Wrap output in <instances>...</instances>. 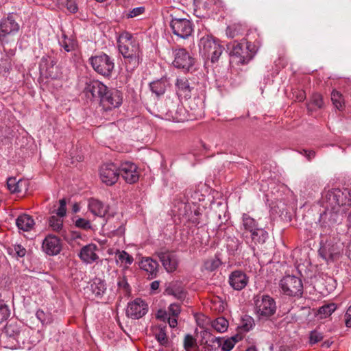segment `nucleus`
Segmentation results:
<instances>
[{
	"label": "nucleus",
	"mask_w": 351,
	"mask_h": 351,
	"mask_svg": "<svg viewBox=\"0 0 351 351\" xmlns=\"http://www.w3.org/2000/svg\"><path fill=\"white\" fill-rule=\"evenodd\" d=\"M158 257L167 272L174 271L178 267V258L176 255L171 252H160Z\"/></svg>",
	"instance_id": "20"
},
{
	"label": "nucleus",
	"mask_w": 351,
	"mask_h": 351,
	"mask_svg": "<svg viewBox=\"0 0 351 351\" xmlns=\"http://www.w3.org/2000/svg\"><path fill=\"white\" fill-rule=\"evenodd\" d=\"M346 325L347 327H351V306L348 307L345 315Z\"/></svg>",
	"instance_id": "58"
},
{
	"label": "nucleus",
	"mask_w": 351,
	"mask_h": 351,
	"mask_svg": "<svg viewBox=\"0 0 351 351\" xmlns=\"http://www.w3.org/2000/svg\"><path fill=\"white\" fill-rule=\"evenodd\" d=\"M20 332V328L16 322H10L5 326L6 335L14 339L18 340Z\"/></svg>",
	"instance_id": "32"
},
{
	"label": "nucleus",
	"mask_w": 351,
	"mask_h": 351,
	"mask_svg": "<svg viewBox=\"0 0 351 351\" xmlns=\"http://www.w3.org/2000/svg\"><path fill=\"white\" fill-rule=\"evenodd\" d=\"M16 224L19 230L29 231L33 228L35 222L30 215L23 214L17 217Z\"/></svg>",
	"instance_id": "26"
},
{
	"label": "nucleus",
	"mask_w": 351,
	"mask_h": 351,
	"mask_svg": "<svg viewBox=\"0 0 351 351\" xmlns=\"http://www.w3.org/2000/svg\"><path fill=\"white\" fill-rule=\"evenodd\" d=\"M235 342H236V338L234 337H232L231 339L225 340L222 345V350L223 351L231 350L234 348Z\"/></svg>",
	"instance_id": "51"
},
{
	"label": "nucleus",
	"mask_w": 351,
	"mask_h": 351,
	"mask_svg": "<svg viewBox=\"0 0 351 351\" xmlns=\"http://www.w3.org/2000/svg\"><path fill=\"white\" fill-rule=\"evenodd\" d=\"M10 315V310L8 305L0 302V323L7 320Z\"/></svg>",
	"instance_id": "44"
},
{
	"label": "nucleus",
	"mask_w": 351,
	"mask_h": 351,
	"mask_svg": "<svg viewBox=\"0 0 351 351\" xmlns=\"http://www.w3.org/2000/svg\"><path fill=\"white\" fill-rule=\"evenodd\" d=\"M144 12H145L144 7H143V6L136 7V8H133L132 10H130L129 12V13L128 14V18H134V17H136V16H138L142 14L143 13H144Z\"/></svg>",
	"instance_id": "52"
},
{
	"label": "nucleus",
	"mask_w": 351,
	"mask_h": 351,
	"mask_svg": "<svg viewBox=\"0 0 351 351\" xmlns=\"http://www.w3.org/2000/svg\"><path fill=\"white\" fill-rule=\"evenodd\" d=\"M178 317H173V316H169L167 319V321L169 324V326L172 328H174L177 326L178 325Z\"/></svg>",
	"instance_id": "57"
},
{
	"label": "nucleus",
	"mask_w": 351,
	"mask_h": 351,
	"mask_svg": "<svg viewBox=\"0 0 351 351\" xmlns=\"http://www.w3.org/2000/svg\"><path fill=\"white\" fill-rule=\"evenodd\" d=\"M351 205V192L347 189H332L323 196V206L325 211L322 217L328 218L330 223L339 221L341 206Z\"/></svg>",
	"instance_id": "1"
},
{
	"label": "nucleus",
	"mask_w": 351,
	"mask_h": 351,
	"mask_svg": "<svg viewBox=\"0 0 351 351\" xmlns=\"http://www.w3.org/2000/svg\"><path fill=\"white\" fill-rule=\"evenodd\" d=\"M242 226L245 231L250 233L259 228L258 222L246 213L243 214Z\"/></svg>",
	"instance_id": "30"
},
{
	"label": "nucleus",
	"mask_w": 351,
	"mask_h": 351,
	"mask_svg": "<svg viewBox=\"0 0 351 351\" xmlns=\"http://www.w3.org/2000/svg\"><path fill=\"white\" fill-rule=\"evenodd\" d=\"M228 281L230 285L234 290L240 291L247 285L248 278L243 271L236 270L230 274Z\"/></svg>",
	"instance_id": "19"
},
{
	"label": "nucleus",
	"mask_w": 351,
	"mask_h": 351,
	"mask_svg": "<svg viewBox=\"0 0 351 351\" xmlns=\"http://www.w3.org/2000/svg\"><path fill=\"white\" fill-rule=\"evenodd\" d=\"M212 328L218 332H224L228 328V322L223 317L211 322Z\"/></svg>",
	"instance_id": "33"
},
{
	"label": "nucleus",
	"mask_w": 351,
	"mask_h": 351,
	"mask_svg": "<svg viewBox=\"0 0 351 351\" xmlns=\"http://www.w3.org/2000/svg\"><path fill=\"white\" fill-rule=\"evenodd\" d=\"M254 313L259 320L265 321L276 311L275 300L268 295H256L253 298Z\"/></svg>",
	"instance_id": "5"
},
{
	"label": "nucleus",
	"mask_w": 351,
	"mask_h": 351,
	"mask_svg": "<svg viewBox=\"0 0 351 351\" xmlns=\"http://www.w3.org/2000/svg\"><path fill=\"white\" fill-rule=\"evenodd\" d=\"M319 255L326 261H329L332 259V254L330 252H327L326 247L325 246L322 247L319 250Z\"/></svg>",
	"instance_id": "54"
},
{
	"label": "nucleus",
	"mask_w": 351,
	"mask_h": 351,
	"mask_svg": "<svg viewBox=\"0 0 351 351\" xmlns=\"http://www.w3.org/2000/svg\"><path fill=\"white\" fill-rule=\"evenodd\" d=\"M97 247L95 244H88L84 246L80 252V258L86 263H93L99 256L97 254Z\"/></svg>",
	"instance_id": "21"
},
{
	"label": "nucleus",
	"mask_w": 351,
	"mask_h": 351,
	"mask_svg": "<svg viewBox=\"0 0 351 351\" xmlns=\"http://www.w3.org/2000/svg\"><path fill=\"white\" fill-rule=\"evenodd\" d=\"M86 93H90L93 98L99 99L106 110L119 107L123 102V95L117 89H109L99 80H92L86 84Z\"/></svg>",
	"instance_id": "2"
},
{
	"label": "nucleus",
	"mask_w": 351,
	"mask_h": 351,
	"mask_svg": "<svg viewBox=\"0 0 351 351\" xmlns=\"http://www.w3.org/2000/svg\"><path fill=\"white\" fill-rule=\"evenodd\" d=\"M66 6L71 13H75L77 10V5L74 0H66Z\"/></svg>",
	"instance_id": "55"
},
{
	"label": "nucleus",
	"mask_w": 351,
	"mask_h": 351,
	"mask_svg": "<svg viewBox=\"0 0 351 351\" xmlns=\"http://www.w3.org/2000/svg\"><path fill=\"white\" fill-rule=\"evenodd\" d=\"M63 217L52 215L49 219V225L53 231L59 232L63 227Z\"/></svg>",
	"instance_id": "35"
},
{
	"label": "nucleus",
	"mask_w": 351,
	"mask_h": 351,
	"mask_svg": "<svg viewBox=\"0 0 351 351\" xmlns=\"http://www.w3.org/2000/svg\"><path fill=\"white\" fill-rule=\"evenodd\" d=\"M7 187L12 193H20L23 189H27V181L23 179L16 180V178L11 177L7 180Z\"/></svg>",
	"instance_id": "27"
},
{
	"label": "nucleus",
	"mask_w": 351,
	"mask_h": 351,
	"mask_svg": "<svg viewBox=\"0 0 351 351\" xmlns=\"http://www.w3.org/2000/svg\"><path fill=\"white\" fill-rule=\"evenodd\" d=\"M181 312V308L179 304H171L167 310L168 315L173 317H179Z\"/></svg>",
	"instance_id": "45"
},
{
	"label": "nucleus",
	"mask_w": 351,
	"mask_h": 351,
	"mask_svg": "<svg viewBox=\"0 0 351 351\" xmlns=\"http://www.w3.org/2000/svg\"><path fill=\"white\" fill-rule=\"evenodd\" d=\"M311 104L317 108H321L324 104L322 96L318 93L313 94Z\"/></svg>",
	"instance_id": "48"
},
{
	"label": "nucleus",
	"mask_w": 351,
	"mask_h": 351,
	"mask_svg": "<svg viewBox=\"0 0 351 351\" xmlns=\"http://www.w3.org/2000/svg\"><path fill=\"white\" fill-rule=\"evenodd\" d=\"M347 254L349 259L351 261V242L349 243L348 246Z\"/></svg>",
	"instance_id": "62"
},
{
	"label": "nucleus",
	"mask_w": 351,
	"mask_h": 351,
	"mask_svg": "<svg viewBox=\"0 0 351 351\" xmlns=\"http://www.w3.org/2000/svg\"><path fill=\"white\" fill-rule=\"evenodd\" d=\"M56 62L49 57L43 56L40 63V68L41 70L45 69L47 75L51 78L58 77L56 73L57 67L55 66Z\"/></svg>",
	"instance_id": "25"
},
{
	"label": "nucleus",
	"mask_w": 351,
	"mask_h": 351,
	"mask_svg": "<svg viewBox=\"0 0 351 351\" xmlns=\"http://www.w3.org/2000/svg\"><path fill=\"white\" fill-rule=\"evenodd\" d=\"M173 56V64L176 68L189 70L194 64V58L184 48L175 49Z\"/></svg>",
	"instance_id": "14"
},
{
	"label": "nucleus",
	"mask_w": 351,
	"mask_h": 351,
	"mask_svg": "<svg viewBox=\"0 0 351 351\" xmlns=\"http://www.w3.org/2000/svg\"><path fill=\"white\" fill-rule=\"evenodd\" d=\"M119 176L127 183L133 184L139 179L140 173L136 164L130 161L123 162L119 167Z\"/></svg>",
	"instance_id": "11"
},
{
	"label": "nucleus",
	"mask_w": 351,
	"mask_h": 351,
	"mask_svg": "<svg viewBox=\"0 0 351 351\" xmlns=\"http://www.w3.org/2000/svg\"><path fill=\"white\" fill-rule=\"evenodd\" d=\"M19 30V25L9 15L0 22V42L2 45L8 43L7 36L14 35Z\"/></svg>",
	"instance_id": "12"
},
{
	"label": "nucleus",
	"mask_w": 351,
	"mask_h": 351,
	"mask_svg": "<svg viewBox=\"0 0 351 351\" xmlns=\"http://www.w3.org/2000/svg\"><path fill=\"white\" fill-rule=\"evenodd\" d=\"M118 47L129 69L137 67L139 64L140 49L138 45L132 40L130 34L125 33L119 36Z\"/></svg>",
	"instance_id": "3"
},
{
	"label": "nucleus",
	"mask_w": 351,
	"mask_h": 351,
	"mask_svg": "<svg viewBox=\"0 0 351 351\" xmlns=\"http://www.w3.org/2000/svg\"><path fill=\"white\" fill-rule=\"evenodd\" d=\"M88 290L92 293L95 298H101L106 291V285L104 280L96 278L92 280Z\"/></svg>",
	"instance_id": "24"
},
{
	"label": "nucleus",
	"mask_w": 351,
	"mask_h": 351,
	"mask_svg": "<svg viewBox=\"0 0 351 351\" xmlns=\"http://www.w3.org/2000/svg\"><path fill=\"white\" fill-rule=\"evenodd\" d=\"M282 293L289 297H300L303 292V285L300 278L293 275L284 276L280 281Z\"/></svg>",
	"instance_id": "8"
},
{
	"label": "nucleus",
	"mask_w": 351,
	"mask_h": 351,
	"mask_svg": "<svg viewBox=\"0 0 351 351\" xmlns=\"http://www.w3.org/2000/svg\"><path fill=\"white\" fill-rule=\"evenodd\" d=\"M196 346V340L191 335H186L184 340V348L186 351H196L194 350Z\"/></svg>",
	"instance_id": "41"
},
{
	"label": "nucleus",
	"mask_w": 351,
	"mask_h": 351,
	"mask_svg": "<svg viewBox=\"0 0 351 351\" xmlns=\"http://www.w3.org/2000/svg\"><path fill=\"white\" fill-rule=\"evenodd\" d=\"M198 46L200 56L213 63L218 62L224 49L219 40L208 35L200 38Z\"/></svg>",
	"instance_id": "4"
},
{
	"label": "nucleus",
	"mask_w": 351,
	"mask_h": 351,
	"mask_svg": "<svg viewBox=\"0 0 351 351\" xmlns=\"http://www.w3.org/2000/svg\"><path fill=\"white\" fill-rule=\"evenodd\" d=\"M221 265V260L217 256H215L205 263V268L206 270L213 271L217 269Z\"/></svg>",
	"instance_id": "40"
},
{
	"label": "nucleus",
	"mask_w": 351,
	"mask_h": 351,
	"mask_svg": "<svg viewBox=\"0 0 351 351\" xmlns=\"http://www.w3.org/2000/svg\"><path fill=\"white\" fill-rule=\"evenodd\" d=\"M205 96L204 94L194 96L189 101L188 106L190 109L189 117L191 119H196L204 114Z\"/></svg>",
	"instance_id": "16"
},
{
	"label": "nucleus",
	"mask_w": 351,
	"mask_h": 351,
	"mask_svg": "<svg viewBox=\"0 0 351 351\" xmlns=\"http://www.w3.org/2000/svg\"><path fill=\"white\" fill-rule=\"evenodd\" d=\"M160 286V282L158 280L153 281L150 285V288L152 291H156Z\"/></svg>",
	"instance_id": "60"
},
{
	"label": "nucleus",
	"mask_w": 351,
	"mask_h": 351,
	"mask_svg": "<svg viewBox=\"0 0 351 351\" xmlns=\"http://www.w3.org/2000/svg\"><path fill=\"white\" fill-rule=\"evenodd\" d=\"M169 86L168 81L166 78H161L150 83L149 86L152 92L156 96L163 95Z\"/></svg>",
	"instance_id": "28"
},
{
	"label": "nucleus",
	"mask_w": 351,
	"mask_h": 351,
	"mask_svg": "<svg viewBox=\"0 0 351 351\" xmlns=\"http://www.w3.org/2000/svg\"><path fill=\"white\" fill-rule=\"evenodd\" d=\"M8 253L17 257H24L26 254V249L21 245L15 244L12 247H9Z\"/></svg>",
	"instance_id": "38"
},
{
	"label": "nucleus",
	"mask_w": 351,
	"mask_h": 351,
	"mask_svg": "<svg viewBox=\"0 0 351 351\" xmlns=\"http://www.w3.org/2000/svg\"><path fill=\"white\" fill-rule=\"evenodd\" d=\"M36 317L37 318L41 321V322L44 323L45 322V319H44V317H45V313L41 311V310H38L37 312H36Z\"/></svg>",
	"instance_id": "61"
},
{
	"label": "nucleus",
	"mask_w": 351,
	"mask_h": 351,
	"mask_svg": "<svg viewBox=\"0 0 351 351\" xmlns=\"http://www.w3.org/2000/svg\"><path fill=\"white\" fill-rule=\"evenodd\" d=\"M75 225L76 227L86 230L91 228L90 222L88 220L83 218H79L76 219Z\"/></svg>",
	"instance_id": "46"
},
{
	"label": "nucleus",
	"mask_w": 351,
	"mask_h": 351,
	"mask_svg": "<svg viewBox=\"0 0 351 351\" xmlns=\"http://www.w3.org/2000/svg\"><path fill=\"white\" fill-rule=\"evenodd\" d=\"M147 311V304L141 299L138 298L128 304L126 315L132 319H136L144 316Z\"/></svg>",
	"instance_id": "15"
},
{
	"label": "nucleus",
	"mask_w": 351,
	"mask_h": 351,
	"mask_svg": "<svg viewBox=\"0 0 351 351\" xmlns=\"http://www.w3.org/2000/svg\"><path fill=\"white\" fill-rule=\"evenodd\" d=\"M336 308L337 305L335 303L325 304L319 308V314L322 315L323 317H326L330 315Z\"/></svg>",
	"instance_id": "37"
},
{
	"label": "nucleus",
	"mask_w": 351,
	"mask_h": 351,
	"mask_svg": "<svg viewBox=\"0 0 351 351\" xmlns=\"http://www.w3.org/2000/svg\"><path fill=\"white\" fill-rule=\"evenodd\" d=\"M228 49L230 50V62L237 64H247L255 55V52L249 51L250 45L236 41L228 45Z\"/></svg>",
	"instance_id": "7"
},
{
	"label": "nucleus",
	"mask_w": 351,
	"mask_h": 351,
	"mask_svg": "<svg viewBox=\"0 0 351 351\" xmlns=\"http://www.w3.org/2000/svg\"><path fill=\"white\" fill-rule=\"evenodd\" d=\"M156 338L162 345H165L167 342L166 333L162 329H160V331L156 334Z\"/></svg>",
	"instance_id": "53"
},
{
	"label": "nucleus",
	"mask_w": 351,
	"mask_h": 351,
	"mask_svg": "<svg viewBox=\"0 0 351 351\" xmlns=\"http://www.w3.org/2000/svg\"><path fill=\"white\" fill-rule=\"evenodd\" d=\"M176 94L181 99H190L194 88L191 86L189 80L185 77H178L176 82Z\"/></svg>",
	"instance_id": "18"
},
{
	"label": "nucleus",
	"mask_w": 351,
	"mask_h": 351,
	"mask_svg": "<svg viewBox=\"0 0 351 351\" xmlns=\"http://www.w3.org/2000/svg\"><path fill=\"white\" fill-rule=\"evenodd\" d=\"M89 62L93 69L104 77H110L114 68V60L106 53L91 57Z\"/></svg>",
	"instance_id": "9"
},
{
	"label": "nucleus",
	"mask_w": 351,
	"mask_h": 351,
	"mask_svg": "<svg viewBox=\"0 0 351 351\" xmlns=\"http://www.w3.org/2000/svg\"><path fill=\"white\" fill-rule=\"evenodd\" d=\"M171 17L170 27L173 34L183 39L189 38L193 31L192 22L187 19L178 18L173 14H171Z\"/></svg>",
	"instance_id": "10"
},
{
	"label": "nucleus",
	"mask_w": 351,
	"mask_h": 351,
	"mask_svg": "<svg viewBox=\"0 0 351 351\" xmlns=\"http://www.w3.org/2000/svg\"><path fill=\"white\" fill-rule=\"evenodd\" d=\"M139 267L146 271L151 278H153L156 276L158 263L150 257H143L139 262Z\"/></svg>",
	"instance_id": "22"
},
{
	"label": "nucleus",
	"mask_w": 351,
	"mask_h": 351,
	"mask_svg": "<svg viewBox=\"0 0 351 351\" xmlns=\"http://www.w3.org/2000/svg\"><path fill=\"white\" fill-rule=\"evenodd\" d=\"M167 109L161 111L160 116L165 119L174 122H184L191 120L189 112L185 109L179 101H173L170 98L165 100Z\"/></svg>",
	"instance_id": "6"
},
{
	"label": "nucleus",
	"mask_w": 351,
	"mask_h": 351,
	"mask_svg": "<svg viewBox=\"0 0 351 351\" xmlns=\"http://www.w3.org/2000/svg\"><path fill=\"white\" fill-rule=\"evenodd\" d=\"M331 100L333 105L337 109H341L343 105V99L342 95L336 90H333L331 93Z\"/></svg>",
	"instance_id": "39"
},
{
	"label": "nucleus",
	"mask_w": 351,
	"mask_h": 351,
	"mask_svg": "<svg viewBox=\"0 0 351 351\" xmlns=\"http://www.w3.org/2000/svg\"><path fill=\"white\" fill-rule=\"evenodd\" d=\"M169 317L167 311L160 309L157 311L156 318L165 322Z\"/></svg>",
	"instance_id": "56"
},
{
	"label": "nucleus",
	"mask_w": 351,
	"mask_h": 351,
	"mask_svg": "<svg viewBox=\"0 0 351 351\" xmlns=\"http://www.w3.org/2000/svg\"><path fill=\"white\" fill-rule=\"evenodd\" d=\"M73 212L77 213L79 210V207L77 204H75L73 208Z\"/></svg>",
	"instance_id": "63"
},
{
	"label": "nucleus",
	"mask_w": 351,
	"mask_h": 351,
	"mask_svg": "<svg viewBox=\"0 0 351 351\" xmlns=\"http://www.w3.org/2000/svg\"><path fill=\"white\" fill-rule=\"evenodd\" d=\"M200 335L202 338V343H205L208 346H211L210 343H212L217 344L218 346H221V339L220 337H214L208 330H203L202 331H201Z\"/></svg>",
	"instance_id": "31"
},
{
	"label": "nucleus",
	"mask_w": 351,
	"mask_h": 351,
	"mask_svg": "<svg viewBox=\"0 0 351 351\" xmlns=\"http://www.w3.org/2000/svg\"><path fill=\"white\" fill-rule=\"evenodd\" d=\"M323 338L322 335L317 331H312L309 337V342L311 344H315L320 341Z\"/></svg>",
	"instance_id": "50"
},
{
	"label": "nucleus",
	"mask_w": 351,
	"mask_h": 351,
	"mask_svg": "<svg viewBox=\"0 0 351 351\" xmlns=\"http://www.w3.org/2000/svg\"><path fill=\"white\" fill-rule=\"evenodd\" d=\"M117 285L119 289H122L125 292L128 293L130 291V285L125 276H119Z\"/></svg>",
	"instance_id": "47"
},
{
	"label": "nucleus",
	"mask_w": 351,
	"mask_h": 351,
	"mask_svg": "<svg viewBox=\"0 0 351 351\" xmlns=\"http://www.w3.org/2000/svg\"><path fill=\"white\" fill-rule=\"evenodd\" d=\"M116 256H117V261L126 265H130L134 261L133 257L125 251L117 250Z\"/></svg>",
	"instance_id": "36"
},
{
	"label": "nucleus",
	"mask_w": 351,
	"mask_h": 351,
	"mask_svg": "<svg viewBox=\"0 0 351 351\" xmlns=\"http://www.w3.org/2000/svg\"><path fill=\"white\" fill-rule=\"evenodd\" d=\"M60 45L67 52L71 51L74 49L75 45L73 42L68 38L65 34H63L62 39L60 40Z\"/></svg>",
	"instance_id": "42"
},
{
	"label": "nucleus",
	"mask_w": 351,
	"mask_h": 351,
	"mask_svg": "<svg viewBox=\"0 0 351 351\" xmlns=\"http://www.w3.org/2000/svg\"><path fill=\"white\" fill-rule=\"evenodd\" d=\"M246 351H256V350L254 348H250Z\"/></svg>",
	"instance_id": "64"
},
{
	"label": "nucleus",
	"mask_w": 351,
	"mask_h": 351,
	"mask_svg": "<svg viewBox=\"0 0 351 351\" xmlns=\"http://www.w3.org/2000/svg\"><path fill=\"white\" fill-rule=\"evenodd\" d=\"M166 292L168 295L174 296L176 298L182 300L185 297L183 289L177 284L170 285L167 289Z\"/></svg>",
	"instance_id": "34"
},
{
	"label": "nucleus",
	"mask_w": 351,
	"mask_h": 351,
	"mask_svg": "<svg viewBox=\"0 0 351 351\" xmlns=\"http://www.w3.org/2000/svg\"><path fill=\"white\" fill-rule=\"evenodd\" d=\"M99 177L103 183L113 185L119 177V167L114 163L104 164L99 169Z\"/></svg>",
	"instance_id": "13"
},
{
	"label": "nucleus",
	"mask_w": 351,
	"mask_h": 351,
	"mask_svg": "<svg viewBox=\"0 0 351 351\" xmlns=\"http://www.w3.org/2000/svg\"><path fill=\"white\" fill-rule=\"evenodd\" d=\"M60 206L56 210V215L60 217H64L66 215V200L65 199H61L59 201Z\"/></svg>",
	"instance_id": "49"
},
{
	"label": "nucleus",
	"mask_w": 351,
	"mask_h": 351,
	"mask_svg": "<svg viewBox=\"0 0 351 351\" xmlns=\"http://www.w3.org/2000/svg\"><path fill=\"white\" fill-rule=\"evenodd\" d=\"M62 249L60 239L53 235H47L42 243L43 251L49 256L58 254Z\"/></svg>",
	"instance_id": "17"
},
{
	"label": "nucleus",
	"mask_w": 351,
	"mask_h": 351,
	"mask_svg": "<svg viewBox=\"0 0 351 351\" xmlns=\"http://www.w3.org/2000/svg\"><path fill=\"white\" fill-rule=\"evenodd\" d=\"M88 209L95 216L99 217H105L108 210V206L104 204L97 199H90L88 200Z\"/></svg>",
	"instance_id": "23"
},
{
	"label": "nucleus",
	"mask_w": 351,
	"mask_h": 351,
	"mask_svg": "<svg viewBox=\"0 0 351 351\" xmlns=\"http://www.w3.org/2000/svg\"><path fill=\"white\" fill-rule=\"evenodd\" d=\"M251 236V245L257 244H263L267 237L268 233L262 228H258L250 233Z\"/></svg>",
	"instance_id": "29"
},
{
	"label": "nucleus",
	"mask_w": 351,
	"mask_h": 351,
	"mask_svg": "<svg viewBox=\"0 0 351 351\" xmlns=\"http://www.w3.org/2000/svg\"><path fill=\"white\" fill-rule=\"evenodd\" d=\"M254 325V319L250 316H245L242 319L240 328L244 331L250 330Z\"/></svg>",
	"instance_id": "43"
},
{
	"label": "nucleus",
	"mask_w": 351,
	"mask_h": 351,
	"mask_svg": "<svg viewBox=\"0 0 351 351\" xmlns=\"http://www.w3.org/2000/svg\"><path fill=\"white\" fill-rule=\"evenodd\" d=\"M303 152H304V154L305 156L309 160H311L313 158H314V156L315 155V152L313 151V150H306V149H304Z\"/></svg>",
	"instance_id": "59"
}]
</instances>
